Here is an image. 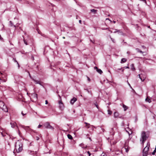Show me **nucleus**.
Here are the masks:
<instances>
[{
	"instance_id": "16",
	"label": "nucleus",
	"mask_w": 156,
	"mask_h": 156,
	"mask_svg": "<svg viewBox=\"0 0 156 156\" xmlns=\"http://www.w3.org/2000/svg\"><path fill=\"white\" fill-rule=\"evenodd\" d=\"M131 69L132 71H135V68L134 66V65L132 64L131 65Z\"/></svg>"
},
{
	"instance_id": "22",
	"label": "nucleus",
	"mask_w": 156,
	"mask_h": 156,
	"mask_svg": "<svg viewBox=\"0 0 156 156\" xmlns=\"http://www.w3.org/2000/svg\"><path fill=\"white\" fill-rule=\"evenodd\" d=\"M125 149L126 150V152H128L129 151V147H126V146H125Z\"/></svg>"
},
{
	"instance_id": "2",
	"label": "nucleus",
	"mask_w": 156,
	"mask_h": 156,
	"mask_svg": "<svg viewBox=\"0 0 156 156\" xmlns=\"http://www.w3.org/2000/svg\"><path fill=\"white\" fill-rule=\"evenodd\" d=\"M148 137V136L146 134L145 132L142 131L141 132L140 141L141 142L142 144H144V143L147 139Z\"/></svg>"
},
{
	"instance_id": "12",
	"label": "nucleus",
	"mask_w": 156,
	"mask_h": 156,
	"mask_svg": "<svg viewBox=\"0 0 156 156\" xmlns=\"http://www.w3.org/2000/svg\"><path fill=\"white\" fill-rule=\"evenodd\" d=\"M77 100L76 98H74L70 101V103L72 104H73Z\"/></svg>"
},
{
	"instance_id": "49",
	"label": "nucleus",
	"mask_w": 156,
	"mask_h": 156,
	"mask_svg": "<svg viewBox=\"0 0 156 156\" xmlns=\"http://www.w3.org/2000/svg\"><path fill=\"white\" fill-rule=\"evenodd\" d=\"M94 68H95V69H97H97H98V68L97 67H95Z\"/></svg>"
},
{
	"instance_id": "36",
	"label": "nucleus",
	"mask_w": 156,
	"mask_h": 156,
	"mask_svg": "<svg viewBox=\"0 0 156 156\" xmlns=\"http://www.w3.org/2000/svg\"><path fill=\"white\" fill-rule=\"evenodd\" d=\"M116 30V31H115L113 32L114 33H115L118 32L119 31V30Z\"/></svg>"
},
{
	"instance_id": "24",
	"label": "nucleus",
	"mask_w": 156,
	"mask_h": 156,
	"mask_svg": "<svg viewBox=\"0 0 156 156\" xmlns=\"http://www.w3.org/2000/svg\"><path fill=\"white\" fill-rule=\"evenodd\" d=\"M67 136H68V138L69 139H72V138H73V137L72 136L69 134H68L67 135Z\"/></svg>"
},
{
	"instance_id": "56",
	"label": "nucleus",
	"mask_w": 156,
	"mask_h": 156,
	"mask_svg": "<svg viewBox=\"0 0 156 156\" xmlns=\"http://www.w3.org/2000/svg\"><path fill=\"white\" fill-rule=\"evenodd\" d=\"M102 129V130H103V131L104 132V129Z\"/></svg>"
},
{
	"instance_id": "42",
	"label": "nucleus",
	"mask_w": 156,
	"mask_h": 156,
	"mask_svg": "<svg viewBox=\"0 0 156 156\" xmlns=\"http://www.w3.org/2000/svg\"><path fill=\"white\" fill-rule=\"evenodd\" d=\"M87 80L89 81H90V79L88 77H87Z\"/></svg>"
},
{
	"instance_id": "13",
	"label": "nucleus",
	"mask_w": 156,
	"mask_h": 156,
	"mask_svg": "<svg viewBox=\"0 0 156 156\" xmlns=\"http://www.w3.org/2000/svg\"><path fill=\"white\" fill-rule=\"evenodd\" d=\"M79 146L83 149H85L87 147V145H85L83 143L80 144Z\"/></svg>"
},
{
	"instance_id": "8",
	"label": "nucleus",
	"mask_w": 156,
	"mask_h": 156,
	"mask_svg": "<svg viewBox=\"0 0 156 156\" xmlns=\"http://www.w3.org/2000/svg\"><path fill=\"white\" fill-rule=\"evenodd\" d=\"M138 76L142 81L143 82L144 81L146 78V76L145 75L141 74H139Z\"/></svg>"
},
{
	"instance_id": "19",
	"label": "nucleus",
	"mask_w": 156,
	"mask_h": 156,
	"mask_svg": "<svg viewBox=\"0 0 156 156\" xmlns=\"http://www.w3.org/2000/svg\"><path fill=\"white\" fill-rule=\"evenodd\" d=\"M146 101L148 102L149 103H151V100L148 98V97H147L145 99Z\"/></svg>"
},
{
	"instance_id": "31",
	"label": "nucleus",
	"mask_w": 156,
	"mask_h": 156,
	"mask_svg": "<svg viewBox=\"0 0 156 156\" xmlns=\"http://www.w3.org/2000/svg\"><path fill=\"white\" fill-rule=\"evenodd\" d=\"M156 152V147H155V149L154 150V151L153 152V153L152 154H154V153H155Z\"/></svg>"
},
{
	"instance_id": "17",
	"label": "nucleus",
	"mask_w": 156,
	"mask_h": 156,
	"mask_svg": "<svg viewBox=\"0 0 156 156\" xmlns=\"http://www.w3.org/2000/svg\"><path fill=\"white\" fill-rule=\"evenodd\" d=\"M20 126L22 128L24 129L25 130H26V128H29L28 126H25L24 125H20Z\"/></svg>"
},
{
	"instance_id": "39",
	"label": "nucleus",
	"mask_w": 156,
	"mask_h": 156,
	"mask_svg": "<svg viewBox=\"0 0 156 156\" xmlns=\"http://www.w3.org/2000/svg\"><path fill=\"white\" fill-rule=\"evenodd\" d=\"M140 1H142L144 2L145 3H146V1L145 0H140Z\"/></svg>"
},
{
	"instance_id": "43",
	"label": "nucleus",
	"mask_w": 156,
	"mask_h": 156,
	"mask_svg": "<svg viewBox=\"0 0 156 156\" xmlns=\"http://www.w3.org/2000/svg\"><path fill=\"white\" fill-rule=\"evenodd\" d=\"M48 104V101L47 100L45 101V104Z\"/></svg>"
},
{
	"instance_id": "9",
	"label": "nucleus",
	"mask_w": 156,
	"mask_h": 156,
	"mask_svg": "<svg viewBox=\"0 0 156 156\" xmlns=\"http://www.w3.org/2000/svg\"><path fill=\"white\" fill-rule=\"evenodd\" d=\"M32 80L34 82V83H35V84H38L41 86H42V82H41L40 81L37 80H36L34 79H32Z\"/></svg>"
},
{
	"instance_id": "34",
	"label": "nucleus",
	"mask_w": 156,
	"mask_h": 156,
	"mask_svg": "<svg viewBox=\"0 0 156 156\" xmlns=\"http://www.w3.org/2000/svg\"><path fill=\"white\" fill-rule=\"evenodd\" d=\"M42 126V125H40V124H39V125H38V128H40V127H41Z\"/></svg>"
},
{
	"instance_id": "50",
	"label": "nucleus",
	"mask_w": 156,
	"mask_h": 156,
	"mask_svg": "<svg viewBox=\"0 0 156 156\" xmlns=\"http://www.w3.org/2000/svg\"><path fill=\"white\" fill-rule=\"evenodd\" d=\"M85 90H87V92H89V90H87V89H85Z\"/></svg>"
},
{
	"instance_id": "52",
	"label": "nucleus",
	"mask_w": 156,
	"mask_h": 156,
	"mask_svg": "<svg viewBox=\"0 0 156 156\" xmlns=\"http://www.w3.org/2000/svg\"><path fill=\"white\" fill-rule=\"evenodd\" d=\"M29 128H26V130H27Z\"/></svg>"
},
{
	"instance_id": "15",
	"label": "nucleus",
	"mask_w": 156,
	"mask_h": 156,
	"mask_svg": "<svg viewBox=\"0 0 156 156\" xmlns=\"http://www.w3.org/2000/svg\"><path fill=\"white\" fill-rule=\"evenodd\" d=\"M84 123L86 124V127L87 128H89L91 127V125L89 123L86 122H85Z\"/></svg>"
},
{
	"instance_id": "3",
	"label": "nucleus",
	"mask_w": 156,
	"mask_h": 156,
	"mask_svg": "<svg viewBox=\"0 0 156 156\" xmlns=\"http://www.w3.org/2000/svg\"><path fill=\"white\" fill-rule=\"evenodd\" d=\"M150 143H147V146L144 148L143 151V156H147L148 154V150L150 147Z\"/></svg>"
},
{
	"instance_id": "41",
	"label": "nucleus",
	"mask_w": 156,
	"mask_h": 156,
	"mask_svg": "<svg viewBox=\"0 0 156 156\" xmlns=\"http://www.w3.org/2000/svg\"><path fill=\"white\" fill-rule=\"evenodd\" d=\"M124 68L125 69H129V68L128 66H125L124 67Z\"/></svg>"
},
{
	"instance_id": "38",
	"label": "nucleus",
	"mask_w": 156,
	"mask_h": 156,
	"mask_svg": "<svg viewBox=\"0 0 156 156\" xmlns=\"http://www.w3.org/2000/svg\"><path fill=\"white\" fill-rule=\"evenodd\" d=\"M126 131L128 132V133L129 135H130L132 133V132H131V133H130V132H128L127 131Z\"/></svg>"
},
{
	"instance_id": "23",
	"label": "nucleus",
	"mask_w": 156,
	"mask_h": 156,
	"mask_svg": "<svg viewBox=\"0 0 156 156\" xmlns=\"http://www.w3.org/2000/svg\"><path fill=\"white\" fill-rule=\"evenodd\" d=\"M97 71L100 74H101L102 73V71L101 69H97Z\"/></svg>"
},
{
	"instance_id": "35",
	"label": "nucleus",
	"mask_w": 156,
	"mask_h": 156,
	"mask_svg": "<svg viewBox=\"0 0 156 156\" xmlns=\"http://www.w3.org/2000/svg\"><path fill=\"white\" fill-rule=\"evenodd\" d=\"M24 43L27 45V42L24 39Z\"/></svg>"
},
{
	"instance_id": "10",
	"label": "nucleus",
	"mask_w": 156,
	"mask_h": 156,
	"mask_svg": "<svg viewBox=\"0 0 156 156\" xmlns=\"http://www.w3.org/2000/svg\"><path fill=\"white\" fill-rule=\"evenodd\" d=\"M10 124L11 126V127L12 128H13L15 126H17V124L15 122H14L13 121H12V122H11Z\"/></svg>"
},
{
	"instance_id": "57",
	"label": "nucleus",
	"mask_w": 156,
	"mask_h": 156,
	"mask_svg": "<svg viewBox=\"0 0 156 156\" xmlns=\"http://www.w3.org/2000/svg\"><path fill=\"white\" fill-rule=\"evenodd\" d=\"M122 71L123 72L124 71V69L122 70Z\"/></svg>"
},
{
	"instance_id": "26",
	"label": "nucleus",
	"mask_w": 156,
	"mask_h": 156,
	"mask_svg": "<svg viewBox=\"0 0 156 156\" xmlns=\"http://www.w3.org/2000/svg\"><path fill=\"white\" fill-rule=\"evenodd\" d=\"M108 114L110 115H111L112 114V111L110 110H108Z\"/></svg>"
},
{
	"instance_id": "14",
	"label": "nucleus",
	"mask_w": 156,
	"mask_h": 156,
	"mask_svg": "<svg viewBox=\"0 0 156 156\" xmlns=\"http://www.w3.org/2000/svg\"><path fill=\"white\" fill-rule=\"evenodd\" d=\"M2 130V132L1 131V130H0V132H1L2 136H5V134L4 133V132H5V133H6H6H5V129H3Z\"/></svg>"
},
{
	"instance_id": "30",
	"label": "nucleus",
	"mask_w": 156,
	"mask_h": 156,
	"mask_svg": "<svg viewBox=\"0 0 156 156\" xmlns=\"http://www.w3.org/2000/svg\"><path fill=\"white\" fill-rule=\"evenodd\" d=\"M110 38L112 40V42H113V43H115V40L114 39H113V38H111V37H110Z\"/></svg>"
},
{
	"instance_id": "1",
	"label": "nucleus",
	"mask_w": 156,
	"mask_h": 156,
	"mask_svg": "<svg viewBox=\"0 0 156 156\" xmlns=\"http://www.w3.org/2000/svg\"><path fill=\"white\" fill-rule=\"evenodd\" d=\"M23 144L21 141L18 140L16 142L15 145V149L17 152H20L23 150Z\"/></svg>"
},
{
	"instance_id": "44",
	"label": "nucleus",
	"mask_w": 156,
	"mask_h": 156,
	"mask_svg": "<svg viewBox=\"0 0 156 156\" xmlns=\"http://www.w3.org/2000/svg\"><path fill=\"white\" fill-rule=\"evenodd\" d=\"M128 84L130 86V87L131 88H132V87H131V85H130V84L129 83H128Z\"/></svg>"
},
{
	"instance_id": "25",
	"label": "nucleus",
	"mask_w": 156,
	"mask_h": 156,
	"mask_svg": "<svg viewBox=\"0 0 156 156\" xmlns=\"http://www.w3.org/2000/svg\"><path fill=\"white\" fill-rule=\"evenodd\" d=\"M136 49L137 50V51L139 52L142 53H144L143 52H142L138 48H136Z\"/></svg>"
},
{
	"instance_id": "29",
	"label": "nucleus",
	"mask_w": 156,
	"mask_h": 156,
	"mask_svg": "<svg viewBox=\"0 0 156 156\" xmlns=\"http://www.w3.org/2000/svg\"><path fill=\"white\" fill-rule=\"evenodd\" d=\"M94 128H95V127L94 126L91 125V127L90 128L92 130H94Z\"/></svg>"
},
{
	"instance_id": "18",
	"label": "nucleus",
	"mask_w": 156,
	"mask_h": 156,
	"mask_svg": "<svg viewBox=\"0 0 156 156\" xmlns=\"http://www.w3.org/2000/svg\"><path fill=\"white\" fill-rule=\"evenodd\" d=\"M122 107L124 108V111H126L127 110V109H128L127 107L124 105H123Z\"/></svg>"
},
{
	"instance_id": "54",
	"label": "nucleus",
	"mask_w": 156,
	"mask_h": 156,
	"mask_svg": "<svg viewBox=\"0 0 156 156\" xmlns=\"http://www.w3.org/2000/svg\"><path fill=\"white\" fill-rule=\"evenodd\" d=\"M62 38L63 39H65V37H63Z\"/></svg>"
},
{
	"instance_id": "45",
	"label": "nucleus",
	"mask_w": 156,
	"mask_h": 156,
	"mask_svg": "<svg viewBox=\"0 0 156 156\" xmlns=\"http://www.w3.org/2000/svg\"><path fill=\"white\" fill-rule=\"evenodd\" d=\"M22 114L23 116H24L26 114V113L24 114L22 112Z\"/></svg>"
},
{
	"instance_id": "32",
	"label": "nucleus",
	"mask_w": 156,
	"mask_h": 156,
	"mask_svg": "<svg viewBox=\"0 0 156 156\" xmlns=\"http://www.w3.org/2000/svg\"><path fill=\"white\" fill-rule=\"evenodd\" d=\"M14 61H15V62H16L17 63V64L18 65V67H20V66H19V64H18V62L16 61V59H15V60H14Z\"/></svg>"
},
{
	"instance_id": "27",
	"label": "nucleus",
	"mask_w": 156,
	"mask_h": 156,
	"mask_svg": "<svg viewBox=\"0 0 156 156\" xmlns=\"http://www.w3.org/2000/svg\"><path fill=\"white\" fill-rule=\"evenodd\" d=\"M0 89L2 90H5V89H3V87L1 86H0Z\"/></svg>"
},
{
	"instance_id": "7",
	"label": "nucleus",
	"mask_w": 156,
	"mask_h": 156,
	"mask_svg": "<svg viewBox=\"0 0 156 156\" xmlns=\"http://www.w3.org/2000/svg\"><path fill=\"white\" fill-rule=\"evenodd\" d=\"M58 104L60 109L61 110H62L64 108V106L61 100L58 101Z\"/></svg>"
},
{
	"instance_id": "40",
	"label": "nucleus",
	"mask_w": 156,
	"mask_h": 156,
	"mask_svg": "<svg viewBox=\"0 0 156 156\" xmlns=\"http://www.w3.org/2000/svg\"><path fill=\"white\" fill-rule=\"evenodd\" d=\"M106 20H109V21H110V22H112V21H111V20H110L109 18H106Z\"/></svg>"
},
{
	"instance_id": "37",
	"label": "nucleus",
	"mask_w": 156,
	"mask_h": 156,
	"mask_svg": "<svg viewBox=\"0 0 156 156\" xmlns=\"http://www.w3.org/2000/svg\"><path fill=\"white\" fill-rule=\"evenodd\" d=\"M39 138L38 137H37V136L36 137V139L37 140H39Z\"/></svg>"
},
{
	"instance_id": "55",
	"label": "nucleus",
	"mask_w": 156,
	"mask_h": 156,
	"mask_svg": "<svg viewBox=\"0 0 156 156\" xmlns=\"http://www.w3.org/2000/svg\"><path fill=\"white\" fill-rule=\"evenodd\" d=\"M0 129L2 130L3 129L2 128H1V127H0Z\"/></svg>"
},
{
	"instance_id": "20",
	"label": "nucleus",
	"mask_w": 156,
	"mask_h": 156,
	"mask_svg": "<svg viewBox=\"0 0 156 156\" xmlns=\"http://www.w3.org/2000/svg\"><path fill=\"white\" fill-rule=\"evenodd\" d=\"M126 61V59L125 58H123L121 59V63H123Z\"/></svg>"
},
{
	"instance_id": "33",
	"label": "nucleus",
	"mask_w": 156,
	"mask_h": 156,
	"mask_svg": "<svg viewBox=\"0 0 156 156\" xmlns=\"http://www.w3.org/2000/svg\"><path fill=\"white\" fill-rule=\"evenodd\" d=\"M87 153L89 154V156H90L91 155V154L89 151H87Z\"/></svg>"
},
{
	"instance_id": "5",
	"label": "nucleus",
	"mask_w": 156,
	"mask_h": 156,
	"mask_svg": "<svg viewBox=\"0 0 156 156\" xmlns=\"http://www.w3.org/2000/svg\"><path fill=\"white\" fill-rule=\"evenodd\" d=\"M44 126L45 128L53 130L54 129V127L51 126L49 122H47L44 124Z\"/></svg>"
},
{
	"instance_id": "47",
	"label": "nucleus",
	"mask_w": 156,
	"mask_h": 156,
	"mask_svg": "<svg viewBox=\"0 0 156 156\" xmlns=\"http://www.w3.org/2000/svg\"><path fill=\"white\" fill-rule=\"evenodd\" d=\"M79 22L80 23H81V20H79Z\"/></svg>"
},
{
	"instance_id": "21",
	"label": "nucleus",
	"mask_w": 156,
	"mask_h": 156,
	"mask_svg": "<svg viewBox=\"0 0 156 156\" xmlns=\"http://www.w3.org/2000/svg\"><path fill=\"white\" fill-rule=\"evenodd\" d=\"M90 11L91 12L94 13V14H95L96 13L97 10L94 9H92L90 10Z\"/></svg>"
},
{
	"instance_id": "51",
	"label": "nucleus",
	"mask_w": 156,
	"mask_h": 156,
	"mask_svg": "<svg viewBox=\"0 0 156 156\" xmlns=\"http://www.w3.org/2000/svg\"><path fill=\"white\" fill-rule=\"evenodd\" d=\"M113 22L114 23H115V21H113Z\"/></svg>"
},
{
	"instance_id": "4",
	"label": "nucleus",
	"mask_w": 156,
	"mask_h": 156,
	"mask_svg": "<svg viewBox=\"0 0 156 156\" xmlns=\"http://www.w3.org/2000/svg\"><path fill=\"white\" fill-rule=\"evenodd\" d=\"M0 108L5 112H8V110L6 106L5 105L3 102L2 101H0Z\"/></svg>"
},
{
	"instance_id": "53",
	"label": "nucleus",
	"mask_w": 156,
	"mask_h": 156,
	"mask_svg": "<svg viewBox=\"0 0 156 156\" xmlns=\"http://www.w3.org/2000/svg\"><path fill=\"white\" fill-rule=\"evenodd\" d=\"M3 81H4V82H5L6 81H5V80H3Z\"/></svg>"
},
{
	"instance_id": "48",
	"label": "nucleus",
	"mask_w": 156,
	"mask_h": 156,
	"mask_svg": "<svg viewBox=\"0 0 156 156\" xmlns=\"http://www.w3.org/2000/svg\"><path fill=\"white\" fill-rule=\"evenodd\" d=\"M90 41L91 42H92L93 43H94V42L92 40H90Z\"/></svg>"
},
{
	"instance_id": "6",
	"label": "nucleus",
	"mask_w": 156,
	"mask_h": 156,
	"mask_svg": "<svg viewBox=\"0 0 156 156\" xmlns=\"http://www.w3.org/2000/svg\"><path fill=\"white\" fill-rule=\"evenodd\" d=\"M37 94L35 93H33L31 94L30 99L32 101H37Z\"/></svg>"
},
{
	"instance_id": "28",
	"label": "nucleus",
	"mask_w": 156,
	"mask_h": 156,
	"mask_svg": "<svg viewBox=\"0 0 156 156\" xmlns=\"http://www.w3.org/2000/svg\"><path fill=\"white\" fill-rule=\"evenodd\" d=\"M18 133L19 136H21V133L19 129H18Z\"/></svg>"
},
{
	"instance_id": "11",
	"label": "nucleus",
	"mask_w": 156,
	"mask_h": 156,
	"mask_svg": "<svg viewBox=\"0 0 156 156\" xmlns=\"http://www.w3.org/2000/svg\"><path fill=\"white\" fill-rule=\"evenodd\" d=\"M119 114L118 112H115L114 113V117L115 118H118L119 117V118H121V116H119Z\"/></svg>"
},
{
	"instance_id": "46",
	"label": "nucleus",
	"mask_w": 156,
	"mask_h": 156,
	"mask_svg": "<svg viewBox=\"0 0 156 156\" xmlns=\"http://www.w3.org/2000/svg\"><path fill=\"white\" fill-rule=\"evenodd\" d=\"M96 105V107L98 108V105Z\"/></svg>"
}]
</instances>
